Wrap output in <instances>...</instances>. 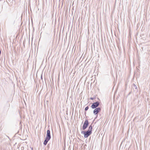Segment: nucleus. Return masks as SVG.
Returning <instances> with one entry per match:
<instances>
[{"mask_svg":"<svg viewBox=\"0 0 150 150\" xmlns=\"http://www.w3.org/2000/svg\"><path fill=\"white\" fill-rule=\"evenodd\" d=\"M92 125H90L89 128L88 130L86 131L81 132L82 133H83L84 134V137L85 138H87L92 133Z\"/></svg>","mask_w":150,"mask_h":150,"instance_id":"1","label":"nucleus"},{"mask_svg":"<svg viewBox=\"0 0 150 150\" xmlns=\"http://www.w3.org/2000/svg\"><path fill=\"white\" fill-rule=\"evenodd\" d=\"M91 100H93V98H91Z\"/></svg>","mask_w":150,"mask_h":150,"instance_id":"9","label":"nucleus"},{"mask_svg":"<svg viewBox=\"0 0 150 150\" xmlns=\"http://www.w3.org/2000/svg\"><path fill=\"white\" fill-rule=\"evenodd\" d=\"M99 105V102L98 101H97L96 102L93 103L92 105L91 108L93 109L96 108Z\"/></svg>","mask_w":150,"mask_h":150,"instance_id":"3","label":"nucleus"},{"mask_svg":"<svg viewBox=\"0 0 150 150\" xmlns=\"http://www.w3.org/2000/svg\"><path fill=\"white\" fill-rule=\"evenodd\" d=\"M51 138V136L50 133V131L49 129L47 130V134L46 136V138H47L49 139H50Z\"/></svg>","mask_w":150,"mask_h":150,"instance_id":"5","label":"nucleus"},{"mask_svg":"<svg viewBox=\"0 0 150 150\" xmlns=\"http://www.w3.org/2000/svg\"><path fill=\"white\" fill-rule=\"evenodd\" d=\"M133 88H135V89H137V86L134 84H133Z\"/></svg>","mask_w":150,"mask_h":150,"instance_id":"7","label":"nucleus"},{"mask_svg":"<svg viewBox=\"0 0 150 150\" xmlns=\"http://www.w3.org/2000/svg\"><path fill=\"white\" fill-rule=\"evenodd\" d=\"M89 125V122L87 120H86L83 124L82 127L83 130H85L88 127Z\"/></svg>","mask_w":150,"mask_h":150,"instance_id":"2","label":"nucleus"},{"mask_svg":"<svg viewBox=\"0 0 150 150\" xmlns=\"http://www.w3.org/2000/svg\"><path fill=\"white\" fill-rule=\"evenodd\" d=\"M31 150H33V148H31Z\"/></svg>","mask_w":150,"mask_h":150,"instance_id":"10","label":"nucleus"},{"mask_svg":"<svg viewBox=\"0 0 150 150\" xmlns=\"http://www.w3.org/2000/svg\"><path fill=\"white\" fill-rule=\"evenodd\" d=\"M101 110V109L100 107L95 108L93 110V113L95 115H97Z\"/></svg>","mask_w":150,"mask_h":150,"instance_id":"4","label":"nucleus"},{"mask_svg":"<svg viewBox=\"0 0 150 150\" xmlns=\"http://www.w3.org/2000/svg\"><path fill=\"white\" fill-rule=\"evenodd\" d=\"M50 139H48L47 138H45V139L44 140L43 144L44 145H46L47 144L48 141L50 140Z\"/></svg>","mask_w":150,"mask_h":150,"instance_id":"6","label":"nucleus"},{"mask_svg":"<svg viewBox=\"0 0 150 150\" xmlns=\"http://www.w3.org/2000/svg\"><path fill=\"white\" fill-rule=\"evenodd\" d=\"M88 106H87V107H86V108H85V111H87V110H88Z\"/></svg>","mask_w":150,"mask_h":150,"instance_id":"8","label":"nucleus"}]
</instances>
